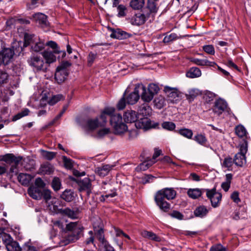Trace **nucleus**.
<instances>
[{"instance_id": "1", "label": "nucleus", "mask_w": 251, "mask_h": 251, "mask_svg": "<svg viewBox=\"0 0 251 251\" xmlns=\"http://www.w3.org/2000/svg\"><path fill=\"white\" fill-rule=\"evenodd\" d=\"M115 108L113 107H106L102 111L100 116V119L102 122H99L100 126H104L107 122V116L110 117V124L113 126L115 134H120L126 131L127 127L122 122V117L120 114H114Z\"/></svg>"}, {"instance_id": "2", "label": "nucleus", "mask_w": 251, "mask_h": 251, "mask_svg": "<svg viewBox=\"0 0 251 251\" xmlns=\"http://www.w3.org/2000/svg\"><path fill=\"white\" fill-rule=\"evenodd\" d=\"M84 227L77 222H71L66 225L63 242L65 245L75 242L83 234Z\"/></svg>"}, {"instance_id": "3", "label": "nucleus", "mask_w": 251, "mask_h": 251, "mask_svg": "<svg viewBox=\"0 0 251 251\" xmlns=\"http://www.w3.org/2000/svg\"><path fill=\"white\" fill-rule=\"evenodd\" d=\"M239 151L234 157V163L237 166L243 167L246 164V154L248 151V142L246 140H243L239 145Z\"/></svg>"}, {"instance_id": "4", "label": "nucleus", "mask_w": 251, "mask_h": 251, "mask_svg": "<svg viewBox=\"0 0 251 251\" xmlns=\"http://www.w3.org/2000/svg\"><path fill=\"white\" fill-rule=\"evenodd\" d=\"M22 159V157H16L13 154L9 153L3 155L1 160L11 165L10 173L17 174V166Z\"/></svg>"}, {"instance_id": "5", "label": "nucleus", "mask_w": 251, "mask_h": 251, "mask_svg": "<svg viewBox=\"0 0 251 251\" xmlns=\"http://www.w3.org/2000/svg\"><path fill=\"white\" fill-rule=\"evenodd\" d=\"M30 66L33 67L37 71H46L48 65L46 64L43 59L38 55H32L27 60Z\"/></svg>"}, {"instance_id": "6", "label": "nucleus", "mask_w": 251, "mask_h": 251, "mask_svg": "<svg viewBox=\"0 0 251 251\" xmlns=\"http://www.w3.org/2000/svg\"><path fill=\"white\" fill-rule=\"evenodd\" d=\"M165 197L163 193L158 190L154 196V201L157 205L164 212H167L170 209L171 205L165 200Z\"/></svg>"}, {"instance_id": "7", "label": "nucleus", "mask_w": 251, "mask_h": 251, "mask_svg": "<svg viewBox=\"0 0 251 251\" xmlns=\"http://www.w3.org/2000/svg\"><path fill=\"white\" fill-rule=\"evenodd\" d=\"M158 125V123L152 122L147 117L141 118L135 123V126L137 128L143 129L144 130L156 128Z\"/></svg>"}, {"instance_id": "8", "label": "nucleus", "mask_w": 251, "mask_h": 251, "mask_svg": "<svg viewBox=\"0 0 251 251\" xmlns=\"http://www.w3.org/2000/svg\"><path fill=\"white\" fill-rule=\"evenodd\" d=\"M15 53L16 51L14 49V47L4 49L2 52H0V65L2 63L5 65L8 64Z\"/></svg>"}, {"instance_id": "9", "label": "nucleus", "mask_w": 251, "mask_h": 251, "mask_svg": "<svg viewBox=\"0 0 251 251\" xmlns=\"http://www.w3.org/2000/svg\"><path fill=\"white\" fill-rule=\"evenodd\" d=\"M206 196L210 200L211 205L213 207L218 206L220 201H221L222 195L216 193V188L212 189H205Z\"/></svg>"}, {"instance_id": "10", "label": "nucleus", "mask_w": 251, "mask_h": 251, "mask_svg": "<svg viewBox=\"0 0 251 251\" xmlns=\"http://www.w3.org/2000/svg\"><path fill=\"white\" fill-rule=\"evenodd\" d=\"M47 18V16L39 12L33 14L30 19L38 24L41 27L45 28L48 27L50 25Z\"/></svg>"}, {"instance_id": "11", "label": "nucleus", "mask_w": 251, "mask_h": 251, "mask_svg": "<svg viewBox=\"0 0 251 251\" xmlns=\"http://www.w3.org/2000/svg\"><path fill=\"white\" fill-rule=\"evenodd\" d=\"M77 183L79 186L78 190L80 192L85 191L87 195L89 196L91 193L92 185L91 180L88 177H85L83 179H78Z\"/></svg>"}, {"instance_id": "12", "label": "nucleus", "mask_w": 251, "mask_h": 251, "mask_svg": "<svg viewBox=\"0 0 251 251\" xmlns=\"http://www.w3.org/2000/svg\"><path fill=\"white\" fill-rule=\"evenodd\" d=\"M164 91L167 96L169 100L173 103L176 102L180 99L179 92L176 88L165 86Z\"/></svg>"}, {"instance_id": "13", "label": "nucleus", "mask_w": 251, "mask_h": 251, "mask_svg": "<svg viewBox=\"0 0 251 251\" xmlns=\"http://www.w3.org/2000/svg\"><path fill=\"white\" fill-rule=\"evenodd\" d=\"M227 106L226 102L223 99H219L215 101L213 111L215 114L220 116L225 111Z\"/></svg>"}, {"instance_id": "14", "label": "nucleus", "mask_w": 251, "mask_h": 251, "mask_svg": "<svg viewBox=\"0 0 251 251\" xmlns=\"http://www.w3.org/2000/svg\"><path fill=\"white\" fill-rule=\"evenodd\" d=\"M68 74V71L66 68L57 67L55 73V79L58 84H61L66 80Z\"/></svg>"}, {"instance_id": "15", "label": "nucleus", "mask_w": 251, "mask_h": 251, "mask_svg": "<svg viewBox=\"0 0 251 251\" xmlns=\"http://www.w3.org/2000/svg\"><path fill=\"white\" fill-rule=\"evenodd\" d=\"M139 92L141 91V98L145 102H150L153 98L154 95L142 84H138Z\"/></svg>"}, {"instance_id": "16", "label": "nucleus", "mask_w": 251, "mask_h": 251, "mask_svg": "<svg viewBox=\"0 0 251 251\" xmlns=\"http://www.w3.org/2000/svg\"><path fill=\"white\" fill-rule=\"evenodd\" d=\"M110 30L111 31L110 37L112 38L123 40L127 38L130 36V35L129 33L119 28H110Z\"/></svg>"}, {"instance_id": "17", "label": "nucleus", "mask_w": 251, "mask_h": 251, "mask_svg": "<svg viewBox=\"0 0 251 251\" xmlns=\"http://www.w3.org/2000/svg\"><path fill=\"white\" fill-rule=\"evenodd\" d=\"M147 20L145 14L139 13L135 14L129 20V22L134 25H143Z\"/></svg>"}, {"instance_id": "18", "label": "nucleus", "mask_w": 251, "mask_h": 251, "mask_svg": "<svg viewBox=\"0 0 251 251\" xmlns=\"http://www.w3.org/2000/svg\"><path fill=\"white\" fill-rule=\"evenodd\" d=\"M139 98V87L137 85L135 87L134 91L129 94L126 97V102L129 104H134L138 101Z\"/></svg>"}, {"instance_id": "19", "label": "nucleus", "mask_w": 251, "mask_h": 251, "mask_svg": "<svg viewBox=\"0 0 251 251\" xmlns=\"http://www.w3.org/2000/svg\"><path fill=\"white\" fill-rule=\"evenodd\" d=\"M124 120L126 123H134L137 121V113L135 111L128 110L124 114Z\"/></svg>"}, {"instance_id": "20", "label": "nucleus", "mask_w": 251, "mask_h": 251, "mask_svg": "<svg viewBox=\"0 0 251 251\" xmlns=\"http://www.w3.org/2000/svg\"><path fill=\"white\" fill-rule=\"evenodd\" d=\"M41 188L32 186L28 189V194L33 199L39 200L42 198V193Z\"/></svg>"}, {"instance_id": "21", "label": "nucleus", "mask_w": 251, "mask_h": 251, "mask_svg": "<svg viewBox=\"0 0 251 251\" xmlns=\"http://www.w3.org/2000/svg\"><path fill=\"white\" fill-rule=\"evenodd\" d=\"M61 213L65 216L71 218L76 219L78 217L80 210L78 208H75L71 209L69 208H66L61 210Z\"/></svg>"}, {"instance_id": "22", "label": "nucleus", "mask_w": 251, "mask_h": 251, "mask_svg": "<svg viewBox=\"0 0 251 251\" xmlns=\"http://www.w3.org/2000/svg\"><path fill=\"white\" fill-rule=\"evenodd\" d=\"M190 61L199 66H207L211 67L217 66L215 62L210 61L206 59H200L196 58H190Z\"/></svg>"}, {"instance_id": "23", "label": "nucleus", "mask_w": 251, "mask_h": 251, "mask_svg": "<svg viewBox=\"0 0 251 251\" xmlns=\"http://www.w3.org/2000/svg\"><path fill=\"white\" fill-rule=\"evenodd\" d=\"M152 113V109L149 105L148 102H145L141 104L138 109V113L143 116H150Z\"/></svg>"}, {"instance_id": "24", "label": "nucleus", "mask_w": 251, "mask_h": 251, "mask_svg": "<svg viewBox=\"0 0 251 251\" xmlns=\"http://www.w3.org/2000/svg\"><path fill=\"white\" fill-rule=\"evenodd\" d=\"M160 190L167 200H174L176 197V192L173 188H165Z\"/></svg>"}, {"instance_id": "25", "label": "nucleus", "mask_w": 251, "mask_h": 251, "mask_svg": "<svg viewBox=\"0 0 251 251\" xmlns=\"http://www.w3.org/2000/svg\"><path fill=\"white\" fill-rule=\"evenodd\" d=\"M111 169V167L109 165L105 164L96 168L95 171L99 176L104 177L108 174Z\"/></svg>"}, {"instance_id": "26", "label": "nucleus", "mask_w": 251, "mask_h": 251, "mask_svg": "<svg viewBox=\"0 0 251 251\" xmlns=\"http://www.w3.org/2000/svg\"><path fill=\"white\" fill-rule=\"evenodd\" d=\"M155 161L153 159H151L149 158H147L144 161L141 163L139 166L136 167V170L137 171H145L147 170L149 167L151 166L154 164Z\"/></svg>"}, {"instance_id": "27", "label": "nucleus", "mask_w": 251, "mask_h": 251, "mask_svg": "<svg viewBox=\"0 0 251 251\" xmlns=\"http://www.w3.org/2000/svg\"><path fill=\"white\" fill-rule=\"evenodd\" d=\"M141 234L143 237L154 241L160 242L161 241V238L151 231L143 230L141 232Z\"/></svg>"}, {"instance_id": "28", "label": "nucleus", "mask_w": 251, "mask_h": 251, "mask_svg": "<svg viewBox=\"0 0 251 251\" xmlns=\"http://www.w3.org/2000/svg\"><path fill=\"white\" fill-rule=\"evenodd\" d=\"M54 51L51 52L49 50H46L42 53L44 58L46 59V62H45L47 65L48 64L51 63L56 61V57L54 55Z\"/></svg>"}, {"instance_id": "29", "label": "nucleus", "mask_w": 251, "mask_h": 251, "mask_svg": "<svg viewBox=\"0 0 251 251\" xmlns=\"http://www.w3.org/2000/svg\"><path fill=\"white\" fill-rule=\"evenodd\" d=\"M32 178V176L27 174L21 173L18 176L19 181L23 185H28Z\"/></svg>"}, {"instance_id": "30", "label": "nucleus", "mask_w": 251, "mask_h": 251, "mask_svg": "<svg viewBox=\"0 0 251 251\" xmlns=\"http://www.w3.org/2000/svg\"><path fill=\"white\" fill-rule=\"evenodd\" d=\"M208 213V210L204 205H201L197 207L194 211L195 216L203 218L206 216Z\"/></svg>"}, {"instance_id": "31", "label": "nucleus", "mask_w": 251, "mask_h": 251, "mask_svg": "<svg viewBox=\"0 0 251 251\" xmlns=\"http://www.w3.org/2000/svg\"><path fill=\"white\" fill-rule=\"evenodd\" d=\"M40 171L42 174L50 175L53 172L54 168L51 164L46 163L41 165Z\"/></svg>"}, {"instance_id": "32", "label": "nucleus", "mask_w": 251, "mask_h": 251, "mask_svg": "<svg viewBox=\"0 0 251 251\" xmlns=\"http://www.w3.org/2000/svg\"><path fill=\"white\" fill-rule=\"evenodd\" d=\"M204 191H205V189H189L187 191V194L189 197L196 199L200 197Z\"/></svg>"}, {"instance_id": "33", "label": "nucleus", "mask_w": 251, "mask_h": 251, "mask_svg": "<svg viewBox=\"0 0 251 251\" xmlns=\"http://www.w3.org/2000/svg\"><path fill=\"white\" fill-rule=\"evenodd\" d=\"M45 44L39 38H36V40L31 45V48L32 50L38 52L42 50Z\"/></svg>"}, {"instance_id": "34", "label": "nucleus", "mask_w": 251, "mask_h": 251, "mask_svg": "<svg viewBox=\"0 0 251 251\" xmlns=\"http://www.w3.org/2000/svg\"><path fill=\"white\" fill-rule=\"evenodd\" d=\"M233 164L234 163L232 158L228 156L224 158L223 162L222 163V166L224 168H226L228 171H231Z\"/></svg>"}, {"instance_id": "35", "label": "nucleus", "mask_w": 251, "mask_h": 251, "mask_svg": "<svg viewBox=\"0 0 251 251\" xmlns=\"http://www.w3.org/2000/svg\"><path fill=\"white\" fill-rule=\"evenodd\" d=\"M201 71L197 67H192L186 73V76L189 78H195L201 75Z\"/></svg>"}, {"instance_id": "36", "label": "nucleus", "mask_w": 251, "mask_h": 251, "mask_svg": "<svg viewBox=\"0 0 251 251\" xmlns=\"http://www.w3.org/2000/svg\"><path fill=\"white\" fill-rule=\"evenodd\" d=\"M74 192L71 189L65 190L62 195L61 198L66 201H73L74 196Z\"/></svg>"}, {"instance_id": "37", "label": "nucleus", "mask_w": 251, "mask_h": 251, "mask_svg": "<svg viewBox=\"0 0 251 251\" xmlns=\"http://www.w3.org/2000/svg\"><path fill=\"white\" fill-rule=\"evenodd\" d=\"M95 235L101 243L103 246L108 242L105 239L103 228L97 230H94Z\"/></svg>"}, {"instance_id": "38", "label": "nucleus", "mask_w": 251, "mask_h": 251, "mask_svg": "<svg viewBox=\"0 0 251 251\" xmlns=\"http://www.w3.org/2000/svg\"><path fill=\"white\" fill-rule=\"evenodd\" d=\"M36 38L38 37L35 36L34 34L25 33L24 35L25 46L31 45L36 40Z\"/></svg>"}, {"instance_id": "39", "label": "nucleus", "mask_w": 251, "mask_h": 251, "mask_svg": "<svg viewBox=\"0 0 251 251\" xmlns=\"http://www.w3.org/2000/svg\"><path fill=\"white\" fill-rule=\"evenodd\" d=\"M6 248L8 251H22V247L19 246V243L13 240L8 243Z\"/></svg>"}, {"instance_id": "40", "label": "nucleus", "mask_w": 251, "mask_h": 251, "mask_svg": "<svg viewBox=\"0 0 251 251\" xmlns=\"http://www.w3.org/2000/svg\"><path fill=\"white\" fill-rule=\"evenodd\" d=\"M201 94L199 90L197 89H192L188 91V93L186 94V97L190 101L194 100L198 96Z\"/></svg>"}, {"instance_id": "41", "label": "nucleus", "mask_w": 251, "mask_h": 251, "mask_svg": "<svg viewBox=\"0 0 251 251\" xmlns=\"http://www.w3.org/2000/svg\"><path fill=\"white\" fill-rule=\"evenodd\" d=\"M86 126L90 130H94L100 126V123L98 119H88L86 122Z\"/></svg>"}, {"instance_id": "42", "label": "nucleus", "mask_w": 251, "mask_h": 251, "mask_svg": "<svg viewBox=\"0 0 251 251\" xmlns=\"http://www.w3.org/2000/svg\"><path fill=\"white\" fill-rule=\"evenodd\" d=\"M145 4L144 0H131L130 6L134 9H141Z\"/></svg>"}, {"instance_id": "43", "label": "nucleus", "mask_w": 251, "mask_h": 251, "mask_svg": "<svg viewBox=\"0 0 251 251\" xmlns=\"http://www.w3.org/2000/svg\"><path fill=\"white\" fill-rule=\"evenodd\" d=\"M153 102L154 105L158 109L162 108L165 105V99L161 96H159L155 98L153 100Z\"/></svg>"}, {"instance_id": "44", "label": "nucleus", "mask_w": 251, "mask_h": 251, "mask_svg": "<svg viewBox=\"0 0 251 251\" xmlns=\"http://www.w3.org/2000/svg\"><path fill=\"white\" fill-rule=\"evenodd\" d=\"M178 133L188 139H191L193 134L192 130L188 128L180 129Z\"/></svg>"}, {"instance_id": "45", "label": "nucleus", "mask_w": 251, "mask_h": 251, "mask_svg": "<svg viewBox=\"0 0 251 251\" xmlns=\"http://www.w3.org/2000/svg\"><path fill=\"white\" fill-rule=\"evenodd\" d=\"M41 152L42 156L48 160H52L56 155V152L49 151L43 150H41Z\"/></svg>"}, {"instance_id": "46", "label": "nucleus", "mask_w": 251, "mask_h": 251, "mask_svg": "<svg viewBox=\"0 0 251 251\" xmlns=\"http://www.w3.org/2000/svg\"><path fill=\"white\" fill-rule=\"evenodd\" d=\"M194 140L201 145H204L207 142V139L204 135L201 134L195 136Z\"/></svg>"}, {"instance_id": "47", "label": "nucleus", "mask_w": 251, "mask_h": 251, "mask_svg": "<svg viewBox=\"0 0 251 251\" xmlns=\"http://www.w3.org/2000/svg\"><path fill=\"white\" fill-rule=\"evenodd\" d=\"M235 132L240 137L246 136L247 133L245 128L243 126H237L235 128Z\"/></svg>"}, {"instance_id": "48", "label": "nucleus", "mask_w": 251, "mask_h": 251, "mask_svg": "<svg viewBox=\"0 0 251 251\" xmlns=\"http://www.w3.org/2000/svg\"><path fill=\"white\" fill-rule=\"evenodd\" d=\"M246 216V214L243 210L241 211L238 210L236 211L234 213V215L233 216V219L235 220H239L240 219H245Z\"/></svg>"}, {"instance_id": "49", "label": "nucleus", "mask_w": 251, "mask_h": 251, "mask_svg": "<svg viewBox=\"0 0 251 251\" xmlns=\"http://www.w3.org/2000/svg\"><path fill=\"white\" fill-rule=\"evenodd\" d=\"M0 238L1 239L2 242H3V243L5 244L6 246L8 243H10L13 241L11 236L5 232H2L0 233Z\"/></svg>"}, {"instance_id": "50", "label": "nucleus", "mask_w": 251, "mask_h": 251, "mask_svg": "<svg viewBox=\"0 0 251 251\" xmlns=\"http://www.w3.org/2000/svg\"><path fill=\"white\" fill-rule=\"evenodd\" d=\"M147 8L151 13H156L158 9L155 2L150 0L148 2Z\"/></svg>"}, {"instance_id": "51", "label": "nucleus", "mask_w": 251, "mask_h": 251, "mask_svg": "<svg viewBox=\"0 0 251 251\" xmlns=\"http://www.w3.org/2000/svg\"><path fill=\"white\" fill-rule=\"evenodd\" d=\"M61 185L60 179L58 177H54L51 183V186L53 190L55 191H58L60 189Z\"/></svg>"}, {"instance_id": "52", "label": "nucleus", "mask_w": 251, "mask_h": 251, "mask_svg": "<svg viewBox=\"0 0 251 251\" xmlns=\"http://www.w3.org/2000/svg\"><path fill=\"white\" fill-rule=\"evenodd\" d=\"M94 230H97L103 227V224L101 219L96 218L93 221Z\"/></svg>"}, {"instance_id": "53", "label": "nucleus", "mask_w": 251, "mask_h": 251, "mask_svg": "<svg viewBox=\"0 0 251 251\" xmlns=\"http://www.w3.org/2000/svg\"><path fill=\"white\" fill-rule=\"evenodd\" d=\"M23 251H37V248L29 242L25 243L22 247Z\"/></svg>"}, {"instance_id": "54", "label": "nucleus", "mask_w": 251, "mask_h": 251, "mask_svg": "<svg viewBox=\"0 0 251 251\" xmlns=\"http://www.w3.org/2000/svg\"><path fill=\"white\" fill-rule=\"evenodd\" d=\"M63 162L66 168L71 169L73 167L72 160L65 156H63Z\"/></svg>"}, {"instance_id": "55", "label": "nucleus", "mask_w": 251, "mask_h": 251, "mask_svg": "<svg viewBox=\"0 0 251 251\" xmlns=\"http://www.w3.org/2000/svg\"><path fill=\"white\" fill-rule=\"evenodd\" d=\"M148 89L154 96L158 93L160 90L158 86L154 83L150 84L149 85Z\"/></svg>"}, {"instance_id": "56", "label": "nucleus", "mask_w": 251, "mask_h": 251, "mask_svg": "<svg viewBox=\"0 0 251 251\" xmlns=\"http://www.w3.org/2000/svg\"><path fill=\"white\" fill-rule=\"evenodd\" d=\"M63 99V96L62 95H56L53 96L49 100V103L50 105H54Z\"/></svg>"}, {"instance_id": "57", "label": "nucleus", "mask_w": 251, "mask_h": 251, "mask_svg": "<svg viewBox=\"0 0 251 251\" xmlns=\"http://www.w3.org/2000/svg\"><path fill=\"white\" fill-rule=\"evenodd\" d=\"M162 126L163 128L169 130H173L176 127L175 124L171 122H165L162 124Z\"/></svg>"}, {"instance_id": "58", "label": "nucleus", "mask_w": 251, "mask_h": 251, "mask_svg": "<svg viewBox=\"0 0 251 251\" xmlns=\"http://www.w3.org/2000/svg\"><path fill=\"white\" fill-rule=\"evenodd\" d=\"M117 10L118 11V16L119 17H123L126 16V7L125 5L123 4L119 5L117 7Z\"/></svg>"}, {"instance_id": "59", "label": "nucleus", "mask_w": 251, "mask_h": 251, "mask_svg": "<svg viewBox=\"0 0 251 251\" xmlns=\"http://www.w3.org/2000/svg\"><path fill=\"white\" fill-rule=\"evenodd\" d=\"M177 39H178V37L176 33H171L164 37L163 42L164 43H169Z\"/></svg>"}, {"instance_id": "60", "label": "nucleus", "mask_w": 251, "mask_h": 251, "mask_svg": "<svg viewBox=\"0 0 251 251\" xmlns=\"http://www.w3.org/2000/svg\"><path fill=\"white\" fill-rule=\"evenodd\" d=\"M210 251H228L221 244H216L212 246Z\"/></svg>"}, {"instance_id": "61", "label": "nucleus", "mask_w": 251, "mask_h": 251, "mask_svg": "<svg viewBox=\"0 0 251 251\" xmlns=\"http://www.w3.org/2000/svg\"><path fill=\"white\" fill-rule=\"evenodd\" d=\"M117 195L115 191H112L111 193L106 194L105 195H101L100 197V201H104L108 198H113Z\"/></svg>"}, {"instance_id": "62", "label": "nucleus", "mask_w": 251, "mask_h": 251, "mask_svg": "<svg viewBox=\"0 0 251 251\" xmlns=\"http://www.w3.org/2000/svg\"><path fill=\"white\" fill-rule=\"evenodd\" d=\"M16 20L17 19L12 18L6 21V25L8 29H11L13 26L17 24V21Z\"/></svg>"}, {"instance_id": "63", "label": "nucleus", "mask_w": 251, "mask_h": 251, "mask_svg": "<svg viewBox=\"0 0 251 251\" xmlns=\"http://www.w3.org/2000/svg\"><path fill=\"white\" fill-rule=\"evenodd\" d=\"M203 50L208 54L214 55L215 50L212 45H205L203 47Z\"/></svg>"}, {"instance_id": "64", "label": "nucleus", "mask_w": 251, "mask_h": 251, "mask_svg": "<svg viewBox=\"0 0 251 251\" xmlns=\"http://www.w3.org/2000/svg\"><path fill=\"white\" fill-rule=\"evenodd\" d=\"M8 76V75L5 72L0 70V83H6Z\"/></svg>"}]
</instances>
